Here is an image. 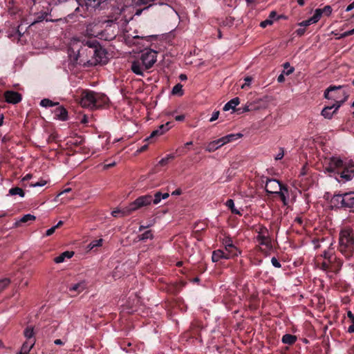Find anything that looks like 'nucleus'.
Listing matches in <instances>:
<instances>
[{
  "label": "nucleus",
  "instance_id": "423d86ee",
  "mask_svg": "<svg viewBox=\"0 0 354 354\" xmlns=\"http://www.w3.org/2000/svg\"><path fill=\"white\" fill-rule=\"evenodd\" d=\"M152 203V196L146 194L137 198L134 201L131 203L128 206L124 207L123 212L126 214H131L132 212L142 208L150 205Z\"/></svg>",
  "mask_w": 354,
  "mask_h": 354
},
{
  "label": "nucleus",
  "instance_id": "e2e57ef3",
  "mask_svg": "<svg viewBox=\"0 0 354 354\" xmlns=\"http://www.w3.org/2000/svg\"><path fill=\"white\" fill-rule=\"evenodd\" d=\"M185 115L182 114V115L176 116L175 120L178 122H182L185 120Z\"/></svg>",
  "mask_w": 354,
  "mask_h": 354
},
{
  "label": "nucleus",
  "instance_id": "6e6d98bb",
  "mask_svg": "<svg viewBox=\"0 0 354 354\" xmlns=\"http://www.w3.org/2000/svg\"><path fill=\"white\" fill-rule=\"evenodd\" d=\"M219 114H220V112L219 111H215L213 112L212 113V115L211 117V118L209 119V122H214L216 120L218 119V116H219Z\"/></svg>",
  "mask_w": 354,
  "mask_h": 354
},
{
  "label": "nucleus",
  "instance_id": "5701e85b",
  "mask_svg": "<svg viewBox=\"0 0 354 354\" xmlns=\"http://www.w3.org/2000/svg\"><path fill=\"white\" fill-rule=\"evenodd\" d=\"M221 147L222 145H220V142L217 139L208 143L205 147V150L208 152H213Z\"/></svg>",
  "mask_w": 354,
  "mask_h": 354
},
{
  "label": "nucleus",
  "instance_id": "6e6552de",
  "mask_svg": "<svg viewBox=\"0 0 354 354\" xmlns=\"http://www.w3.org/2000/svg\"><path fill=\"white\" fill-rule=\"evenodd\" d=\"M348 95H346L342 101H336V103L333 104L331 106H327L322 111V115L325 118L331 119L333 114L336 113L338 109L344 103L348 98Z\"/></svg>",
  "mask_w": 354,
  "mask_h": 354
},
{
  "label": "nucleus",
  "instance_id": "09e8293b",
  "mask_svg": "<svg viewBox=\"0 0 354 354\" xmlns=\"http://www.w3.org/2000/svg\"><path fill=\"white\" fill-rule=\"evenodd\" d=\"M57 133H51L48 139H47V142L48 143H50V142H57Z\"/></svg>",
  "mask_w": 354,
  "mask_h": 354
},
{
  "label": "nucleus",
  "instance_id": "c756f323",
  "mask_svg": "<svg viewBox=\"0 0 354 354\" xmlns=\"http://www.w3.org/2000/svg\"><path fill=\"white\" fill-rule=\"evenodd\" d=\"M171 93L182 96L183 95V85L180 83L176 84L172 88Z\"/></svg>",
  "mask_w": 354,
  "mask_h": 354
},
{
  "label": "nucleus",
  "instance_id": "f8f14e48",
  "mask_svg": "<svg viewBox=\"0 0 354 354\" xmlns=\"http://www.w3.org/2000/svg\"><path fill=\"white\" fill-rule=\"evenodd\" d=\"M171 127V122H167L165 124L160 125L156 129L153 130L150 136L147 138L145 140H152L153 138L162 135L164 133L169 131Z\"/></svg>",
  "mask_w": 354,
  "mask_h": 354
},
{
  "label": "nucleus",
  "instance_id": "bb28decb",
  "mask_svg": "<svg viewBox=\"0 0 354 354\" xmlns=\"http://www.w3.org/2000/svg\"><path fill=\"white\" fill-rule=\"evenodd\" d=\"M24 335L25 337L27 339L26 340L35 339L34 337V330L33 328L31 326H28L25 328L24 331Z\"/></svg>",
  "mask_w": 354,
  "mask_h": 354
},
{
  "label": "nucleus",
  "instance_id": "8fccbe9b",
  "mask_svg": "<svg viewBox=\"0 0 354 354\" xmlns=\"http://www.w3.org/2000/svg\"><path fill=\"white\" fill-rule=\"evenodd\" d=\"M123 210H124V208L122 209H114L113 211H112L111 215L113 217H117L119 214H122V216H126L127 214H124Z\"/></svg>",
  "mask_w": 354,
  "mask_h": 354
},
{
  "label": "nucleus",
  "instance_id": "f3484780",
  "mask_svg": "<svg viewBox=\"0 0 354 354\" xmlns=\"http://www.w3.org/2000/svg\"><path fill=\"white\" fill-rule=\"evenodd\" d=\"M231 257L223 250H216L212 252V260L213 262H218L221 259H230Z\"/></svg>",
  "mask_w": 354,
  "mask_h": 354
},
{
  "label": "nucleus",
  "instance_id": "f704fd0d",
  "mask_svg": "<svg viewBox=\"0 0 354 354\" xmlns=\"http://www.w3.org/2000/svg\"><path fill=\"white\" fill-rule=\"evenodd\" d=\"M35 216L34 215L28 214L21 217L19 222L20 223H28L29 221H32L35 220Z\"/></svg>",
  "mask_w": 354,
  "mask_h": 354
},
{
  "label": "nucleus",
  "instance_id": "f03ea898",
  "mask_svg": "<svg viewBox=\"0 0 354 354\" xmlns=\"http://www.w3.org/2000/svg\"><path fill=\"white\" fill-rule=\"evenodd\" d=\"M324 172L339 182L351 180L354 176V163H345L338 158L333 157L324 167Z\"/></svg>",
  "mask_w": 354,
  "mask_h": 354
},
{
  "label": "nucleus",
  "instance_id": "c03bdc74",
  "mask_svg": "<svg viewBox=\"0 0 354 354\" xmlns=\"http://www.w3.org/2000/svg\"><path fill=\"white\" fill-rule=\"evenodd\" d=\"M273 24V21L270 19H267L260 23V26L263 28H266L268 26L272 25Z\"/></svg>",
  "mask_w": 354,
  "mask_h": 354
},
{
  "label": "nucleus",
  "instance_id": "a18cd8bd",
  "mask_svg": "<svg viewBox=\"0 0 354 354\" xmlns=\"http://www.w3.org/2000/svg\"><path fill=\"white\" fill-rule=\"evenodd\" d=\"M323 257L325 261H328L329 262H332L333 254L329 251H324Z\"/></svg>",
  "mask_w": 354,
  "mask_h": 354
},
{
  "label": "nucleus",
  "instance_id": "aec40b11",
  "mask_svg": "<svg viewBox=\"0 0 354 354\" xmlns=\"http://www.w3.org/2000/svg\"><path fill=\"white\" fill-rule=\"evenodd\" d=\"M240 103L239 97H234L227 102L223 106V111H227L230 109L235 110V107Z\"/></svg>",
  "mask_w": 354,
  "mask_h": 354
},
{
  "label": "nucleus",
  "instance_id": "f257e3e1",
  "mask_svg": "<svg viewBox=\"0 0 354 354\" xmlns=\"http://www.w3.org/2000/svg\"><path fill=\"white\" fill-rule=\"evenodd\" d=\"M75 62L88 65L106 64L108 62L107 52L95 38H84L77 50Z\"/></svg>",
  "mask_w": 354,
  "mask_h": 354
},
{
  "label": "nucleus",
  "instance_id": "c9c22d12",
  "mask_svg": "<svg viewBox=\"0 0 354 354\" xmlns=\"http://www.w3.org/2000/svg\"><path fill=\"white\" fill-rule=\"evenodd\" d=\"M10 283V280L8 278L0 280V292L7 288Z\"/></svg>",
  "mask_w": 354,
  "mask_h": 354
},
{
  "label": "nucleus",
  "instance_id": "4be33fe9",
  "mask_svg": "<svg viewBox=\"0 0 354 354\" xmlns=\"http://www.w3.org/2000/svg\"><path fill=\"white\" fill-rule=\"evenodd\" d=\"M281 341L285 344L292 345L297 341V337L292 334H286L282 337Z\"/></svg>",
  "mask_w": 354,
  "mask_h": 354
},
{
  "label": "nucleus",
  "instance_id": "7ed1b4c3",
  "mask_svg": "<svg viewBox=\"0 0 354 354\" xmlns=\"http://www.w3.org/2000/svg\"><path fill=\"white\" fill-rule=\"evenodd\" d=\"M156 51L147 50L142 52L140 58L132 62L131 69L135 74L143 76L144 72L151 68L156 63Z\"/></svg>",
  "mask_w": 354,
  "mask_h": 354
},
{
  "label": "nucleus",
  "instance_id": "1a4fd4ad",
  "mask_svg": "<svg viewBox=\"0 0 354 354\" xmlns=\"http://www.w3.org/2000/svg\"><path fill=\"white\" fill-rule=\"evenodd\" d=\"M222 243L225 245L226 252L231 258L238 257L241 254V250L234 245L232 239L230 236H225Z\"/></svg>",
  "mask_w": 354,
  "mask_h": 354
},
{
  "label": "nucleus",
  "instance_id": "0e129e2a",
  "mask_svg": "<svg viewBox=\"0 0 354 354\" xmlns=\"http://www.w3.org/2000/svg\"><path fill=\"white\" fill-rule=\"evenodd\" d=\"M277 81H278V82H280V83L283 82L285 81L283 73L278 76Z\"/></svg>",
  "mask_w": 354,
  "mask_h": 354
},
{
  "label": "nucleus",
  "instance_id": "dca6fc26",
  "mask_svg": "<svg viewBox=\"0 0 354 354\" xmlns=\"http://www.w3.org/2000/svg\"><path fill=\"white\" fill-rule=\"evenodd\" d=\"M55 118L62 120L66 121L68 120V111L62 106L57 107L54 111Z\"/></svg>",
  "mask_w": 354,
  "mask_h": 354
},
{
  "label": "nucleus",
  "instance_id": "603ef678",
  "mask_svg": "<svg viewBox=\"0 0 354 354\" xmlns=\"http://www.w3.org/2000/svg\"><path fill=\"white\" fill-rule=\"evenodd\" d=\"M271 263L272 264V266L275 268H279L281 267V263H279V261L277 259L276 257H272L271 259Z\"/></svg>",
  "mask_w": 354,
  "mask_h": 354
},
{
  "label": "nucleus",
  "instance_id": "39448f33",
  "mask_svg": "<svg viewBox=\"0 0 354 354\" xmlns=\"http://www.w3.org/2000/svg\"><path fill=\"white\" fill-rule=\"evenodd\" d=\"M333 207L354 213V192L335 194L330 200Z\"/></svg>",
  "mask_w": 354,
  "mask_h": 354
},
{
  "label": "nucleus",
  "instance_id": "79ce46f5",
  "mask_svg": "<svg viewBox=\"0 0 354 354\" xmlns=\"http://www.w3.org/2000/svg\"><path fill=\"white\" fill-rule=\"evenodd\" d=\"M354 35V28L352 30L346 31L343 33H342L338 37V39L345 38L346 37H348L350 35Z\"/></svg>",
  "mask_w": 354,
  "mask_h": 354
},
{
  "label": "nucleus",
  "instance_id": "4468645a",
  "mask_svg": "<svg viewBox=\"0 0 354 354\" xmlns=\"http://www.w3.org/2000/svg\"><path fill=\"white\" fill-rule=\"evenodd\" d=\"M95 104L94 108L95 109H99L104 105L107 104L109 102V97L102 93H95Z\"/></svg>",
  "mask_w": 354,
  "mask_h": 354
},
{
  "label": "nucleus",
  "instance_id": "4d7b16f0",
  "mask_svg": "<svg viewBox=\"0 0 354 354\" xmlns=\"http://www.w3.org/2000/svg\"><path fill=\"white\" fill-rule=\"evenodd\" d=\"M218 140V141L220 142V145H222V146L225 145V144H227V143H229V140L227 139V136H223V137H222V138H219Z\"/></svg>",
  "mask_w": 354,
  "mask_h": 354
},
{
  "label": "nucleus",
  "instance_id": "774afa93",
  "mask_svg": "<svg viewBox=\"0 0 354 354\" xmlns=\"http://www.w3.org/2000/svg\"><path fill=\"white\" fill-rule=\"evenodd\" d=\"M348 333H354V324H352L348 328Z\"/></svg>",
  "mask_w": 354,
  "mask_h": 354
},
{
  "label": "nucleus",
  "instance_id": "58836bf2",
  "mask_svg": "<svg viewBox=\"0 0 354 354\" xmlns=\"http://www.w3.org/2000/svg\"><path fill=\"white\" fill-rule=\"evenodd\" d=\"M161 195H162V193L160 192H157L154 194V198L152 197V203L155 205L158 204L162 199Z\"/></svg>",
  "mask_w": 354,
  "mask_h": 354
},
{
  "label": "nucleus",
  "instance_id": "4c0bfd02",
  "mask_svg": "<svg viewBox=\"0 0 354 354\" xmlns=\"http://www.w3.org/2000/svg\"><path fill=\"white\" fill-rule=\"evenodd\" d=\"M153 239V233L151 230H147L143 234L140 236L141 240H146V239Z\"/></svg>",
  "mask_w": 354,
  "mask_h": 354
},
{
  "label": "nucleus",
  "instance_id": "cd10ccee",
  "mask_svg": "<svg viewBox=\"0 0 354 354\" xmlns=\"http://www.w3.org/2000/svg\"><path fill=\"white\" fill-rule=\"evenodd\" d=\"M48 15V13L47 12H39L37 15L36 19L35 21L31 24V25H33L36 23L41 22L44 20L48 21L47 19V16Z\"/></svg>",
  "mask_w": 354,
  "mask_h": 354
},
{
  "label": "nucleus",
  "instance_id": "393cba45",
  "mask_svg": "<svg viewBox=\"0 0 354 354\" xmlns=\"http://www.w3.org/2000/svg\"><path fill=\"white\" fill-rule=\"evenodd\" d=\"M35 344V339L26 340L21 346V350L24 351V353H29L31 348Z\"/></svg>",
  "mask_w": 354,
  "mask_h": 354
},
{
  "label": "nucleus",
  "instance_id": "de8ad7c7",
  "mask_svg": "<svg viewBox=\"0 0 354 354\" xmlns=\"http://www.w3.org/2000/svg\"><path fill=\"white\" fill-rule=\"evenodd\" d=\"M313 24H314V22H313L312 19L310 17L308 19L304 20V21L300 22L299 24V26H302V27H306Z\"/></svg>",
  "mask_w": 354,
  "mask_h": 354
},
{
  "label": "nucleus",
  "instance_id": "680f3d73",
  "mask_svg": "<svg viewBox=\"0 0 354 354\" xmlns=\"http://www.w3.org/2000/svg\"><path fill=\"white\" fill-rule=\"evenodd\" d=\"M22 30H23L22 26L19 25L16 30V32L17 33V35H19V37H21L24 34Z\"/></svg>",
  "mask_w": 354,
  "mask_h": 354
},
{
  "label": "nucleus",
  "instance_id": "72a5a7b5",
  "mask_svg": "<svg viewBox=\"0 0 354 354\" xmlns=\"http://www.w3.org/2000/svg\"><path fill=\"white\" fill-rule=\"evenodd\" d=\"M102 242H103V239H99L93 240V241H92L89 243L88 248L91 250H92V249H93L95 248L100 247L102 245Z\"/></svg>",
  "mask_w": 354,
  "mask_h": 354
},
{
  "label": "nucleus",
  "instance_id": "bf43d9fd",
  "mask_svg": "<svg viewBox=\"0 0 354 354\" xmlns=\"http://www.w3.org/2000/svg\"><path fill=\"white\" fill-rule=\"evenodd\" d=\"M55 230L56 229H55V227H54V226L50 227V229L46 230V234H45L46 236H51L55 232Z\"/></svg>",
  "mask_w": 354,
  "mask_h": 354
},
{
  "label": "nucleus",
  "instance_id": "6ab92c4d",
  "mask_svg": "<svg viewBox=\"0 0 354 354\" xmlns=\"http://www.w3.org/2000/svg\"><path fill=\"white\" fill-rule=\"evenodd\" d=\"M257 240L260 245L268 248L271 247V239L269 235H257Z\"/></svg>",
  "mask_w": 354,
  "mask_h": 354
},
{
  "label": "nucleus",
  "instance_id": "2f4dec72",
  "mask_svg": "<svg viewBox=\"0 0 354 354\" xmlns=\"http://www.w3.org/2000/svg\"><path fill=\"white\" fill-rule=\"evenodd\" d=\"M321 8H317L315 10L314 15L310 17L314 24L317 23L322 16Z\"/></svg>",
  "mask_w": 354,
  "mask_h": 354
},
{
  "label": "nucleus",
  "instance_id": "ddd939ff",
  "mask_svg": "<svg viewBox=\"0 0 354 354\" xmlns=\"http://www.w3.org/2000/svg\"><path fill=\"white\" fill-rule=\"evenodd\" d=\"M283 184L275 179H268L266 184V192L269 194H272V192H278L277 189L281 188Z\"/></svg>",
  "mask_w": 354,
  "mask_h": 354
},
{
  "label": "nucleus",
  "instance_id": "37998d69",
  "mask_svg": "<svg viewBox=\"0 0 354 354\" xmlns=\"http://www.w3.org/2000/svg\"><path fill=\"white\" fill-rule=\"evenodd\" d=\"M46 184V181L44 180H40L38 182H31L29 185L30 187H41Z\"/></svg>",
  "mask_w": 354,
  "mask_h": 354
},
{
  "label": "nucleus",
  "instance_id": "5fc2aeb1",
  "mask_svg": "<svg viewBox=\"0 0 354 354\" xmlns=\"http://www.w3.org/2000/svg\"><path fill=\"white\" fill-rule=\"evenodd\" d=\"M32 177V175L30 174H26L21 180V183L22 184L23 186H26L25 185V182L29 180L30 179H31Z\"/></svg>",
  "mask_w": 354,
  "mask_h": 354
},
{
  "label": "nucleus",
  "instance_id": "a878e982",
  "mask_svg": "<svg viewBox=\"0 0 354 354\" xmlns=\"http://www.w3.org/2000/svg\"><path fill=\"white\" fill-rule=\"evenodd\" d=\"M225 205L230 209L232 214L240 216L241 215L240 211L235 207L234 203L232 199H228L225 203Z\"/></svg>",
  "mask_w": 354,
  "mask_h": 354
},
{
  "label": "nucleus",
  "instance_id": "864d4df0",
  "mask_svg": "<svg viewBox=\"0 0 354 354\" xmlns=\"http://www.w3.org/2000/svg\"><path fill=\"white\" fill-rule=\"evenodd\" d=\"M331 262H329L328 261H324L322 263V269L324 270H328L330 269V263Z\"/></svg>",
  "mask_w": 354,
  "mask_h": 354
},
{
  "label": "nucleus",
  "instance_id": "69168bd1",
  "mask_svg": "<svg viewBox=\"0 0 354 354\" xmlns=\"http://www.w3.org/2000/svg\"><path fill=\"white\" fill-rule=\"evenodd\" d=\"M295 222L297 223L299 225H301L303 224V219L301 217L297 216L295 218Z\"/></svg>",
  "mask_w": 354,
  "mask_h": 354
},
{
  "label": "nucleus",
  "instance_id": "c85d7f7f",
  "mask_svg": "<svg viewBox=\"0 0 354 354\" xmlns=\"http://www.w3.org/2000/svg\"><path fill=\"white\" fill-rule=\"evenodd\" d=\"M175 158V156L174 154H168L166 157L162 158L159 162L158 165L160 166H165L167 165L171 160Z\"/></svg>",
  "mask_w": 354,
  "mask_h": 354
},
{
  "label": "nucleus",
  "instance_id": "e433bc0d",
  "mask_svg": "<svg viewBox=\"0 0 354 354\" xmlns=\"http://www.w3.org/2000/svg\"><path fill=\"white\" fill-rule=\"evenodd\" d=\"M243 136V135L240 133H231L227 135V139L229 140V142H232L234 140H237L238 138H240Z\"/></svg>",
  "mask_w": 354,
  "mask_h": 354
},
{
  "label": "nucleus",
  "instance_id": "412c9836",
  "mask_svg": "<svg viewBox=\"0 0 354 354\" xmlns=\"http://www.w3.org/2000/svg\"><path fill=\"white\" fill-rule=\"evenodd\" d=\"M73 252H69V251H66L63 253H62L60 255H59L58 257H55L54 259V261L56 263H62L64 261L65 259L66 258H68V259H70L73 257Z\"/></svg>",
  "mask_w": 354,
  "mask_h": 354
},
{
  "label": "nucleus",
  "instance_id": "7c9ffc66",
  "mask_svg": "<svg viewBox=\"0 0 354 354\" xmlns=\"http://www.w3.org/2000/svg\"><path fill=\"white\" fill-rule=\"evenodd\" d=\"M59 103L58 102H53L52 100H49V99H47V98H44L43 100H41L40 102V105L43 107H51V106H54L55 105H57Z\"/></svg>",
  "mask_w": 354,
  "mask_h": 354
},
{
  "label": "nucleus",
  "instance_id": "2eb2a0df",
  "mask_svg": "<svg viewBox=\"0 0 354 354\" xmlns=\"http://www.w3.org/2000/svg\"><path fill=\"white\" fill-rule=\"evenodd\" d=\"M86 288V283L85 281H82L75 284H73L68 287V290L71 294L76 295L82 292Z\"/></svg>",
  "mask_w": 354,
  "mask_h": 354
},
{
  "label": "nucleus",
  "instance_id": "a211bd4d",
  "mask_svg": "<svg viewBox=\"0 0 354 354\" xmlns=\"http://www.w3.org/2000/svg\"><path fill=\"white\" fill-rule=\"evenodd\" d=\"M283 189H286V185H283L281 186V188L279 189V191L278 192H272L273 195L279 196L281 201L283 202L284 205H286L288 204L287 203V198L288 197V195L286 194V193L283 191Z\"/></svg>",
  "mask_w": 354,
  "mask_h": 354
},
{
  "label": "nucleus",
  "instance_id": "0eeeda50",
  "mask_svg": "<svg viewBox=\"0 0 354 354\" xmlns=\"http://www.w3.org/2000/svg\"><path fill=\"white\" fill-rule=\"evenodd\" d=\"M95 92L89 90L83 91L81 93L80 103L82 106L86 108H94Z\"/></svg>",
  "mask_w": 354,
  "mask_h": 354
},
{
  "label": "nucleus",
  "instance_id": "473e14b6",
  "mask_svg": "<svg viewBox=\"0 0 354 354\" xmlns=\"http://www.w3.org/2000/svg\"><path fill=\"white\" fill-rule=\"evenodd\" d=\"M283 66L284 68L283 73L286 75H289L292 74L295 71V68L293 67L290 66L289 62L284 63L283 64Z\"/></svg>",
  "mask_w": 354,
  "mask_h": 354
},
{
  "label": "nucleus",
  "instance_id": "338daca9",
  "mask_svg": "<svg viewBox=\"0 0 354 354\" xmlns=\"http://www.w3.org/2000/svg\"><path fill=\"white\" fill-rule=\"evenodd\" d=\"M354 8V1L352 2L351 4H349L347 8H346V12H349L352 10Z\"/></svg>",
  "mask_w": 354,
  "mask_h": 354
},
{
  "label": "nucleus",
  "instance_id": "9d476101",
  "mask_svg": "<svg viewBox=\"0 0 354 354\" xmlns=\"http://www.w3.org/2000/svg\"><path fill=\"white\" fill-rule=\"evenodd\" d=\"M342 88V86H330L324 92L325 98L334 100L336 103V101H339L338 95L346 94Z\"/></svg>",
  "mask_w": 354,
  "mask_h": 354
},
{
  "label": "nucleus",
  "instance_id": "20e7f679",
  "mask_svg": "<svg viewBox=\"0 0 354 354\" xmlns=\"http://www.w3.org/2000/svg\"><path fill=\"white\" fill-rule=\"evenodd\" d=\"M354 250V233L352 229H342L339 236V250L346 258L353 256Z\"/></svg>",
  "mask_w": 354,
  "mask_h": 354
},
{
  "label": "nucleus",
  "instance_id": "3c124183",
  "mask_svg": "<svg viewBox=\"0 0 354 354\" xmlns=\"http://www.w3.org/2000/svg\"><path fill=\"white\" fill-rule=\"evenodd\" d=\"M249 106H250L249 105L245 104L243 107L239 108L236 110V111L239 113L248 112V111H250L251 110Z\"/></svg>",
  "mask_w": 354,
  "mask_h": 354
},
{
  "label": "nucleus",
  "instance_id": "a19ab883",
  "mask_svg": "<svg viewBox=\"0 0 354 354\" xmlns=\"http://www.w3.org/2000/svg\"><path fill=\"white\" fill-rule=\"evenodd\" d=\"M322 14L326 16H329L332 12V8L330 6H326L324 8H321Z\"/></svg>",
  "mask_w": 354,
  "mask_h": 354
},
{
  "label": "nucleus",
  "instance_id": "9b49d317",
  "mask_svg": "<svg viewBox=\"0 0 354 354\" xmlns=\"http://www.w3.org/2000/svg\"><path fill=\"white\" fill-rule=\"evenodd\" d=\"M3 97L5 102L12 104H17L22 100V96L19 93L10 90L4 92Z\"/></svg>",
  "mask_w": 354,
  "mask_h": 354
},
{
  "label": "nucleus",
  "instance_id": "052dcab7",
  "mask_svg": "<svg viewBox=\"0 0 354 354\" xmlns=\"http://www.w3.org/2000/svg\"><path fill=\"white\" fill-rule=\"evenodd\" d=\"M306 29L304 28H299L296 30V33L298 36H302L304 35Z\"/></svg>",
  "mask_w": 354,
  "mask_h": 354
},
{
  "label": "nucleus",
  "instance_id": "13d9d810",
  "mask_svg": "<svg viewBox=\"0 0 354 354\" xmlns=\"http://www.w3.org/2000/svg\"><path fill=\"white\" fill-rule=\"evenodd\" d=\"M154 0H133L138 4H147L148 3L152 2Z\"/></svg>",
  "mask_w": 354,
  "mask_h": 354
},
{
  "label": "nucleus",
  "instance_id": "49530a36",
  "mask_svg": "<svg viewBox=\"0 0 354 354\" xmlns=\"http://www.w3.org/2000/svg\"><path fill=\"white\" fill-rule=\"evenodd\" d=\"M283 156H284V150L283 148L280 147L279 149V153L275 156L274 159L276 160H281Z\"/></svg>",
  "mask_w": 354,
  "mask_h": 354
},
{
  "label": "nucleus",
  "instance_id": "ea45409f",
  "mask_svg": "<svg viewBox=\"0 0 354 354\" xmlns=\"http://www.w3.org/2000/svg\"><path fill=\"white\" fill-rule=\"evenodd\" d=\"M258 235H269L268 230L265 226H260L257 231Z\"/></svg>",
  "mask_w": 354,
  "mask_h": 354
},
{
  "label": "nucleus",
  "instance_id": "b1692460",
  "mask_svg": "<svg viewBox=\"0 0 354 354\" xmlns=\"http://www.w3.org/2000/svg\"><path fill=\"white\" fill-rule=\"evenodd\" d=\"M8 195L10 196H16L19 195L20 197H24L25 196V192L23 189L19 187H12L9 189Z\"/></svg>",
  "mask_w": 354,
  "mask_h": 354
}]
</instances>
